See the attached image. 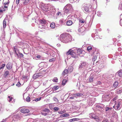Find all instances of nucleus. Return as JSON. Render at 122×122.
<instances>
[{"mask_svg":"<svg viewBox=\"0 0 122 122\" xmlns=\"http://www.w3.org/2000/svg\"><path fill=\"white\" fill-rule=\"evenodd\" d=\"M59 40L63 43H67L70 42L72 40V38L70 35L68 34H65L61 35Z\"/></svg>","mask_w":122,"mask_h":122,"instance_id":"f257e3e1","label":"nucleus"},{"mask_svg":"<svg viewBox=\"0 0 122 122\" xmlns=\"http://www.w3.org/2000/svg\"><path fill=\"white\" fill-rule=\"evenodd\" d=\"M74 48L70 49L66 53V55L68 56L71 55L72 57L77 58L78 57V54H77L76 51L75 50Z\"/></svg>","mask_w":122,"mask_h":122,"instance_id":"f03ea898","label":"nucleus"},{"mask_svg":"<svg viewBox=\"0 0 122 122\" xmlns=\"http://www.w3.org/2000/svg\"><path fill=\"white\" fill-rule=\"evenodd\" d=\"M122 105V100L119 99L115 102L114 105L113 107L116 110H119L121 108Z\"/></svg>","mask_w":122,"mask_h":122,"instance_id":"7ed1b4c3","label":"nucleus"},{"mask_svg":"<svg viewBox=\"0 0 122 122\" xmlns=\"http://www.w3.org/2000/svg\"><path fill=\"white\" fill-rule=\"evenodd\" d=\"M82 9L83 11L86 14L90 12L92 10L91 6L88 4H85Z\"/></svg>","mask_w":122,"mask_h":122,"instance_id":"20e7f679","label":"nucleus"},{"mask_svg":"<svg viewBox=\"0 0 122 122\" xmlns=\"http://www.w3.org/2000/svg\"><path fill=\"white\" fill-rule=\"evenodd\" d=\"M64 12L66 14L68 13L72 10V6L70 4H67L64 7Z\"/></svg>","mask_w":122,"mask_h":122,"instance_id":"39448f33","label":"nucleus"},{"mask_svg":"<svg viewBox=\"0 0 122 122\" xmlns=\"http://www.w3.org/2000/svg\"><path fill=\"white\" fill-rule=\"evenodd\" d=\"M40 24L39 25V27L41 29H45L46 27V20L44 19L41 20L40 21Z\"/></svg>","mask_w":122,"mask_h":122,"instance_id":"423d86ee","label":"nucleus"},{"mask_svg":"<svg viewBox=\"0 0 122 122\" xmlns=\"http://www.w3.org/2000/svg\"><path fill=\"white\" fill-rule=\"evenodd\" d=\"M14 50L15 52V56L17 58H22L24 56L21 53L19 52L18 51L15 49V47H14Z\"/></svg>","mask_w":122,"mask_h":122,"instance_id":"0eeeda50","label":"nucleus"},{"mask_svg":"<svg viewBox=\"0 0 122 122\" xmlns=\"http://www.w3.org/2000/svg\"><path fill=\"white\" fill-rule=\"evenodd\" d=\"M88 64L86 63V62H82L80 64L79 66V70L81 69L82 68H84L85 67L87 68L88 67Z\"/></svg>","mask_w":122,"mask_h":122,"instance_id":"6e6552de","label":"nucleus"},{"mask_svg":"<svg viewBox=\"0 0 122 122\" xmlns=\"http://www.w3.org/2000/svg\"><path fill=\"white\" fill-rule=\"evenodd\" d=\"M110 99V98L109 97V95H104L102 96V100L103 101H109Z\"/></svg>","mask_w":122,"mask_h":122,"instance_id":"1a4fd4ad","label":"nucleus"},{"mask_svg":"<svg viewBox=\"0 0 122 122\" xmlns=\"http://www.w3.org/2000/svg\"><path fill=\"white\" fill-rule=\"evenodd\" d=\"M42 74L41 73H38L35 74L33 76V78L34 79H36L38 77L42 76Z\"/></svg>","mask_w":122,"mask_h":122,"instance_id":"9d476101","label":"nucleus"},{"mask_svg":"<svg viewBox=\"0 0 122 122\" xmlns=\"http://www.w3.org/2000/svg\"><path fill=\"white\" fill-rule=\"evenodd\" d=\"M90 117L91 118L94 119L96 121H97L98 120V116H96L93 113L91 114L90 115Z\"/></svg>","mask_w":122,"mask_h":122,"instance_id":"9b49d317","label":"nucleus"},{"mask_svg":"<svg viewBox=\"0 0 122 122\" xmlns=\"http://www.w3.org/2000/svg\"><path fill=\"white\" fill-rule=\"evenodd\" d=\"M29 110L28 109L25 108H22L20 110V112L22 113H26L29 112Z\"/></svg>","mask_w":122,"mask_h":122,"instance_id":"f8f14e48","label":"nucleus"},{"mask_svg":"<svg viewBox=\"0 0 122 122\" xmlns=\"http://www.w3.org/2000/svg\"><path fill=\"white\" fill-rule=\"evenodd\" d=\"M74 49H75V50L76 51L77 54L78 55L80 54H81L82 52V51L81 49L79 48L77 49V48H74Z\"/></svg>","mask_w":122,"mask_h":122,"instance_id":"ddd939ff","label":"nucleus"},{"mask_svg":"<svg viewBox=\"0 0 122 122\" xmlns=\"http://www.w3.org/2000/svg\"><path fill=\"white\" fill-rule=\"evenodd\" d=\"M118 82L117 81H116L114 82L112 87V90L115 89L118 86Z\"/></svg>","mask_w":122,"mask_h":122,"instance_id":"4468645a","label":"nucleus"},{"mask_svg":"<svg viewBox=\"0 0 122 122\" xmlns=\"http://www.w3.org/2000/svg\"><path fill=\"white\" fill-rule=\"evenodd\" d=\"M73 96L76 97H80L82 96L83 94L82 93H80L73 94Z\"/></svg>","mask_w":122,"mask_h":122,"instance_id":"2eb2a0df","label":"nucleus"},{"mask_svg":"<svg viewBox=\"0 0 122 122\" xmlns=\"http://www.w3.org/2000/svg\"><path fill=\"white\" fill-rule=\"evenodd\" d=\"M43 10L47 12L48 13H49L51 11V10L50 8L45 6V8L44 7Z\"/></svg>","mask_w":122,"mask_h":122,"instance_id":"dca6fc26","label":"nucleus"},{"mask_svg":"<svg viewBox=\"0 0 122 122\" xmlns=\"http://www.w3.org/2000/svg\"><path fill=\"white\" fill-rule=\"evenodd\" d=\"M7 68L8 69H10L12 68V65L10 62H9L6 66Z\"/></svg>","mask_w":122,"mask_h":122,"instance_id":"f3484780","label":"nucleus"},{"mask_svg":"<svg viewBox=\"0 0 122 122\" xmlns=\"http://www.w3.org/2000/svg\"><path fill=\"white\" fill-rule=\"evenodd\" d=\"M3 3L5 5H8L9 3V0H4Z\"/></svg>","mask_w":122,"mask_h":122,"instance_id":"a211bd4d","label":"nucleus"},{"mask_svg":"<svg viewBox=\"0 0 122 122\" xmlns=\"http://www.w3.org/2000/svg\"><path fill=\"white\" fill-rule=\"evenodd\" d=\"M68 72V70L66 69H65L63 72L62 75L63 76H64L66 74H67Z\"/></svg>","mask_w":122,"mask_h":122,"instance_id":"6ab92c4d","label":"nucleus"},{"mask_svg":"<svg viewBox=\"0 0 122 122\" xmlns=\"http://www.w3.org/2000/svg\"><path fill=\"white\" fill-rule=\"evenodd\" d=\"M30 3L29 0H24L23 2V4L25 5L29 4Z\"/></svg>","mask_w":122,"mask_h":122,"instance_id":"aec40b11","label":"nucleus"},{"mask_svg":"<svg viewBox=\"0 0 122 122\" xmlns=\"http://www.w3.org/2000/svg\"><path fill=\"white\" fill-rule=\"evenodd\" d=\"M72 24V22L71 20H68L66 22V25L68 26H70Z\"/></svg>","mask_w":122,"mask_h":122,"instance_id":"412c9836","label":"nucleus"},{"mask_svg":"<svg viewBox=\"0 0 122 122\" xmlns=\"http://www.w3.org/2000/svg\"><path fill=\"white\" fill-rule=\"evenodd\" d=\"M122 92V91L121 90H120L119 89H117L116 90L115 93L116 94H120Z\"/></svg>","mask_w":122,"mask_h":122,"instance_id":"4be33fe9","label":"nucleus"},{"mask_svg":"<svg viewBox=\"0 0 122 122\" xmlns=\"http://www.w3.org/2000/svg\"><path fill=\"white\" fill-rule=\"evenodd\" d=\"M118 75L119 76L121 77H122V70H120L118 71Z\"/></svg>","mask_w":122,"mask_h":122,"instance_id":"5701e85b","label":"nucleus"},{"mask_svg":"<svg viewBox=\"0 0 122 122\" xmlns=\"http://www.w3.org/2000/svg\"><path fill=\"white\" fill-rule=\"evenodd\" d=\"M69 115L68 114L65 113L61 115L60 116L61 117H67L69 116Z\"/></svg>","mask_w":122,"mask_h":122,"instance_id":"b1692460","label":"nucleus"},{"mask_svg":"<svg viewBox=\"0 0 122 122\" xmlns=\"http://www.w3.org/2000/svg\"><path fill=\"white\" fill-rule=\"evenodd\" d=\"M20 116V114H17L16 115L14 116V117L16 119H18L19 118Z\"/></svg>","mask_w":122,"mask_h":122,"instance_id":"393cba45","label":"nucleus"},{"mask_svg":"<svg viewBox=\"0 0 122 122\" xmlns=\"http://www.w3.org/2000/svg\"><path fill=\"white\" fill-rule=\"evenodd\" d=\"M50 27L52 28H54L55 27V24L54 22L51 23L50 25Z\"/></svg>","mask_w":122,"mask_h":122,"instance_id":"a878e982","label":"nucleus"},{"mask_svg":"<svg viewBox=\"0 0 122 122\" xmlns=\"http://www.w3.org/2000/svg\"><path fill=\"white\" fill-rule=\"evenodd\" d=\"M73 67L71 66H70L69 67L68 70L69 72H71L73 71Z\"/></svg>","mask_w":122,"mask_h":122,"instance_id":"bb28decb","label":"nucleus"},{"mask_svg":"<svg viewBox=\"0 0 122 122\" xmlns=\"http://www.w3.org/2000/svg\"><path fill=\"white\" fill-rule=\"evenodd\" d=\"M59 88V86H55L52 88V89L53 90H56Z\"/></svg>","mask_w":122,"mask_h":122,"instance_id":"cd10ccee","label":"nucleus"},{"mask_svg":"<svg viewBox=\"0 0 122 122\" xmlns=\"http://www.w3.org/2000/svg\"><path fill=\"white\" fill-rule=\"evenodd\" d=\"M9 72L8 71H6L5 72L4 74V75L5 77H7L8 76Z\"/></svg>","mask_w":122,"mask_h":122,"instance_id":"c85d7f7f","label":"nucleus"},{"mask_svg":"<svg viewBox=\"0 0 122 122\" xmlns=\"http://www.w3.org/2000/svg\"><path fill=\"white\" fill-rule=\"evenodd\" d=\"M3 28H5L6 26V22L5 19L3 20Z\"/></svg>","mask_w":122,"mask_h":122,"instance_id":"c756f323","label":"nucleus"},{"mask_svg":"<svg viewBox=\"0 0 122 122\" xmlns=\"http://www.w3.org/2000/svg\"><path fill=\"white\" fill-rule=\"evenodd\" d=\"M49 113L48 112H44L43 111H42L41 112V114L42 115H43L44 116H46L48 115V114Z\"/></svg>","mask_w":122,"mask_h":122,"instance_id":"7c9ffc66","label":"nucleus"},{"mask_svg":"<svg viewBox=\"0 0 122 122\" xmlns=\"http://www.w3.org/2000/svg\"><path fill=\"white\" fill-rule=\"evenodd\" d=\"M78 119L77 118H73L70 119L69 120V122H71L73 121H77L78 120Z\"/></svg>","mask_w":122,"mask_h":122,"instance_id":"2f4dec72","label":"nucleus"},{"mask_svg":"<svg viewBox=\"0 0 122 122\" xmlns=\"http://www.w3.org/2000/svg\"><path fill=\"white\" fill-rule=\"evenodd\" d=\"M112 109V107H106V111H111Z\"/></svg>","mask_w":122,"mask_h":122,"instance_id":"473e14b6","label":"nucleus"},{"mask_svg":"<svg viewBox=\"0 0 122 122\" xmlns=\"http://www.w3.org/2000/svg\"><path fill=\"white\" fill-rule=\"evenodd\" d=\"M13 99V98L12 97H10V96H8L7 98V100L9 102H10L11 100Z\"/></svg>","mask_w":122,"mask_h":122,"instance_id":"72a5a7b5","label":"nucleus"},{"mask_svg":"<svg viewBox=\"0 0 122 122\" xmlns=\"http://www.w3.org/2000/svg\"><path fill=\"white\" fill-rule=\"evenodd\" d=\"M66 81L67 80H66L64 79L63 80L62 83V85H64L66 84Z\"/></svg>","mask_w":122,"mask_h":122,"instance_id":"f704fd0d","label":"nucleus"},{"mask_svg":"<svg viewBox=\"0 0 122 122\" xmlns=\"http://www.w3.org/2000/svg\"><path fill=\"white\" fill-rule=\"evenodd\" d=\"M42 111H43L44 112H48V113H49V110L48 109L46 108L43 110Z\"/></svg>","mask_w":122,"mask_h":122,"instance_id":"c9c22d12","label":"nucleus"},{"mask_svg":"<svg viewBox=\"0 0 122 122\" xmlns=\"http://www.w3.org/2000/svg\"><path fill=\"white\" fill-rule=\"evenodd\" d=\"M102 13L100 11H98L97 13V15L98 16H101L102 15Z\"/></svg>","mask_w":122,"mask_h":122,"instance_id":"e433bc0d","label":"nucleus"},{"mask_svg":"<svg viewBox=\"0 0 122 122\" xmlns=\"http://www.w3.org/2000/svg\"><path fill=\"white\" fill-rule=\"evenodd\" d=\"M94 78L92 76H90L89 79V81L90 82H92L93 81Z\"/></svg>","mask_w":122,"mask_h":122,"instance_id":"4c0bfd02","label":"nucleus"},{"mask_svg":"<svg viewBox=\"0 0 122 122\" xmlns=\"http://www.w3.org/2000/svg\"><path fill=\"white\" fill-rule=\"evenodd\" d=\"M30 98L29 97H27L26 98V101L27 102H30Z\"/></svg>","mask_w":122,"mask_h":122,"instance_id":"58836bf2","label":"nucleus"},{"mask_svg":"<svg viewBox=\"0 0 122 122\" xmlns=\"http://www.w3.org/2000/svg\"><path fill=\"white\" fill-rule=\"evenodd\" d=\"M85 21L83 20V19H80L79 20V22L81 23H84L85 22Z\"/></svg>","mask_w":122,"mask_h":122,"instance_id":"ea45409f","label":"nucleus"},{"mask_svg":"<svg viewBox=\"0 0 122 122\" xmlns=\"http://www.w3.org/2000/svg\"><path fill=\"white\" fill-rule=\"evenodd\" d=\"M64 21V19H61L60 20L59 22L61 24H62L63 23Z\"/></svg>","mask_w":122,"mask_h":122,"instance_id":"a19ab883","label":"nucleus"},{"mask_svg":"<svg viewBox=\"0 0 122 122\" xmlns=\"http://www.w3.org/2000/svg\"><path fill=\"white\" fill-rule=\"evenodd\" d=\"M53 81L55 82H56L58 81V79L56 77H55L53 79Z\"/></svg>","mask_w":122,"mask_h":122,"instance_id":"79ce46f5","label":"nucleus"},{"mask_svg":"<svg viewBox=\"0 0 122 122\" xmlns=\"http://www.w3.org/2000/svg\"><path fill=\"white\" fill-rule=\"evenodd\" d=\"M59 109V108L57 107H55L54 108V110L55 111H58Z\"/></svg>","mask_w":122,"mask_h":122,"instance_id":"37998d69","label":"nucleus"},{"mask_svg":"<svg viewBox=\"0 0 122 122\" xmlns=\"http://www.w3.org/2000/svg\"><path fill=\"white\" fill-rule=\"evenodd\" d=\"M119 9L122 10V3L119 4Z\"/></svg>","mask_w":122,"mask_h":122,"instance_id":"c03bdc74","label":"nucleus"},{"mask_svg":"<svg viewBox=\"0 0 122 122\" xmlns=\"http://www.w3.org/2000/svg\"><path fill=\"white\" fill-rule=\"evenodd\" d=\"M66 0H56L55 1H59L61 3H63L65 2Z\"/></svg>","mask_w":122,"mask_h":122,"instance_id":"a18cd8bd","label":"nucleus"},{"mask_svg":"<svg viewBox=\"0 0 122 122\" xmlns=\"http://www.w3.org/2000/svg\"><path fill=\"white\" fill-rule=\"evenodd\" d=\"M92 49V48L91 46H89L87 47V49L88 51H89L91 50Z\"/></svg>","mask_w":122,"mask_h":122,"instance_id":"49530a36","label":"nucleus"},{"mask_svg":"<svg viewBox=\"0 0 122 122\" xmlns=\"http://www.w3.org/2000/svg\"><path fill=\"white\" fill-rule=\"evenodd\" d=\"M41 97H40L39 98H37L36 99L34 100H33V101H35L36 102H37L38 101L40 100L41 99Z\"/></svg>","mask_w":122,"mask_h":122,"instance_id":"de8ad7c7","label":"nucleus"},{"mask_svg":"<svg viewBox=\"0 0 122 122\" xmlns=\"http://www.w3.org/2000/svg\"><path fill=\"white\" fill-rule=\"evenodd\" d=\"M55 58H53L51 59H50L49 60L50 62H51L52 61H55Z\"/></svg>","mask_w":122,"mask_h":122,"instance_id":"09e8293b","label":"nucleus"},{"mask_svg":"<svg viewBox=\"0 0 122 122\" xmlns=\"http://www.w3.org/2000/svg\"><path fill=\"white\" fill-rule=\"evenodd\" d=\"M102 122H109V121L107 119H106L103 121Z\"/></svg>","mask_w":122,"mask_h":122,"instance_id":"8fccbe9b","label":"nucleus"},{"mask_svg":"<svg viewBox=\"0 0 122 122\" xmlns=\"http://www.w3.org/2000/svg\"><path fill=\"white\" fill-rule=\"evenodd\" d=\"M20 84L19 82H18L17 84L16 85V86L18 87H19L20 86Z\"/></svg>","mask_w":122,"mask_h":122,"instance_id":"3c124183","label":"nucleus"},{"mask_svg":"<svg viewBox=\"0 0 122 122\" xmlns=\"http://www.w3.org/2000/svg\"><path fill=\"white\" fill-rule=\"evenodd\" d=\"M5 66V64H3L2 65V66L0 67V70L3 68Z\"/></svg>","mask_w":122,"mask_h":122,"instance_id":"603ef678","label":"nucleus"},{"mask_svg":"<svg viewBox=\"0 0 122 122\" xmlns=\"http://www.w3.org/2000/svg\"><path fill=\"white\" fill-rule=\"evenodd\" d=\"M77 0H69L70 2L71 3H73L74 2H76Z\"/></svg>","mask_w":122,"mask_h":122,"instance_id":"864d4df0","label":"nucleus"},{"mask_svg":"<svg viewBox=\"0 0 122 122\" xmlns=\"http://www.w3.org/2000/svg\"><path fill=\"white\" fill-rule=\"evenodd\" d=\"M117 99V97H115L113 98V99L112 100L113 101H114L115 100Z\"/></svg>","mask_w":122,"mask_h":122,"instance_id":"5fc2aeb1","label":"nucleus"},{"mask_svg":"<svg viewBox=\"0 0 122 122\" xmlns=\"http://www.w3.org/2000/svg\"><path fill=\"white\" fill-rule=\"evenodd\" d=\"M53 100L54 101H55L56 102H57L58 101V100L56 98H53Z\"/></svg>","mask_w":122,"mask_h":122,"instance_id":"6e6d98bb","label":"nucleus"},{"mask_svg":"<svg viewBox=\"0 0 122 122\" xmlns=\"http://www.w3.org/2000/svg\"><path fill=\"white\" fill-rule=\"evenodd\" d=\"M61 14L60 12H58L57 14V15L58 16H61Z\"/></svg>","mask_w":122,"mask_h":122,"instance_id":"4d7b16f0","label":"nucleus"},{"mask_svg":"<svg viewBox=\"0 0 122 122\" xmlns=\"http://www.w3.org/2000/svg\"><path fill=\"white\" fill-rule=\"evenodd\" d=\"M2 8H3V7L0 8V13L2 12L3 11H5L4 10H2Z\"/></svg>","mask_w":122,"mask_h":122,"instance_id":"13d9d810","label":"nucleus"},{"mask_svg":"<svg viewBox=\"0 0 122 122\" xmlns=\"http://www.w3.org/2000/svg\"><path fill=\"white\" fill-rule=\"evenodd\" d=\"M120 22L121 25H122V18L121 19Z\"/></svg>","mask_w":122,"mask_h":122,"instance_id":"bf43d9fd","label":"nucleus"},{"mask_svg":"<svg viewBox=\"0 0 122 122\" xmlns=\"http://www.w3.org/2000/svg\"><path fill=\"white\" fill-rule=\"evenodd\" d=\"M20 0H16V3L17 4H18Z\"/></svg>","mask_w":122,"mask_h":122,"instance_id":"052dcab7","label":"nucleus"},{"mask_svg":"<svg viewBox=\"0 0 122 122\" xmlns=\"http://www.w3.org/2000/svg\"><path fill=\"white\" fill-rule=\"evenodd\" d=\"M23 62L25 63H26L27 64H29V63L28 62H27L26 61V60H23Z\"/></svg>","mask_w":122,"mask_h":122,"instance_id":"680f3d73","label":"nucleus"},{"mask_svg":"<svg viewBox=\"0 0 122 122\" xmlns=\"http://www.w3.org/2000/svg\"><path fill=\"white\" fill-rule=\"evenodd\" d=\"M41 57V56L39 55H37L36 56V58H40Z\"/></svg>","mask_w":122,"mask_h":122,"instance_id":"e2e57ef3","label":"nucleus"},{"mask_svg":"<svg viewBox=\"0 0 122 122\" xmlns=\"http://www.w3.org/2000/svg\"><path fill=\"white\" fill-rule=\"evenodd\" d=\"M7 119V118H6L5 119H3V120H2V122H6V120Z\"/></svg>","mask_w":122,"mask_h":122,"instance_id":"0e129e2a","label":"nucleus"},{"mask_svg":"<svg viewBox=\"0 0 122 122\" xmlns=\"http://www.w3.org/2000/svg\"><path fill=\"white\" fill-rule=\"evenodd\" d=\"M58 112L60 114H61L62 113H64V112H63V111Z\"/></svg>","mask_w":122,"mask_h":122,"instance_id":"69168bd1","label":"nucleus"},{"mask_svg":"<svg viewBox=\"0 0 122 122\" xmlns=\"http://www.w3.org/2000/svg\"><path fill=\"white\" fill-rule=\"evenodd\" d=\"M74 98L73 97H70V99H74Z\"/></svg>","mask_w":122,"mask_h":122,"instance_id":"338daca9","label":"nucleus"},{"mask_svg":"<svg viewBox=\"0 0 122 122\" xmlns=\"http://www.w3.org/2000/svg\"><path fill=\"white\" fill-rule=\"evenodd\" d=\"M120 18L121 19H122V14L120 15Z\"/></svg>","mask_w":122,"mask_h":122,"instance_id":"774afa93","label":"nucleus"}]
</instances>
